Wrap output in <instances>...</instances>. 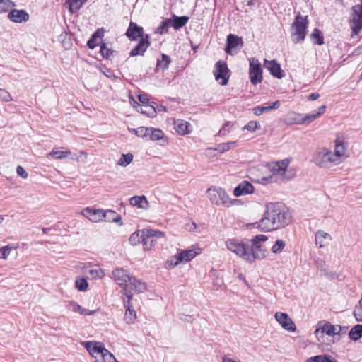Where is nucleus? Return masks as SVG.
<instances>
[{
  "instance_id": "obj_1",
  "label": "nucleus",
  "mask_w": 362,
  "mask_h": 362,
  "mask_svg": "<svg viewBox=\"0 0 362 362\" xmlns=\"http://www.w3.org/2000/svg\"><path fill=\"white\" fill-rule=\"evenodd\" d=\"M291 221L288 209L281 202L269 203L263 218L259 221L258 227L264 231H272L284 227Z\"/></svg>"
},
{
  "instance_id": "obj_2",
  "label": "nucleus",
  "mask_w": 362,
  "mask_h": 362,
  "mask_svg": "<svg viewBox=\"0 0 362 362\" xmlns=\"http://www.w3.org/2000/svg\"><path fill=\"white\" fill-rule=\"evenodd\" d=\"M112 276L117 284L124 286L122 291L125 296H127L128 293H132V291L143 293L146 290V283L129 276L122 269H115L112 272Z\"/></svg>"
},
{
  "instance_id": "obj_3",
  "label": "nucleus",
  "mask_w": 362,
  "mask_h": 362,
  "mask_svg": "<svg viewBox=\"0 0 362 362\" xmlns=\"http://www.w3.org/2000/svg\"><path fill=\"white\" fill-rule=\"evenodd\" d=\"M308 16H303L298 12L291 25V40L294 44H302L308 33Z\"/></svg>"
},
{
  "instance_id": "obj_4",
  "label": "nucleus",
  "mask_w": 362,
  "mask_h": 362,
  "mask_svg": "<svg viewBox=\"0 0 362 362\" xmlns=\"http://www.w3.org/2000/svg\"><path fill=\"white\" fill-rule=\"evenodd\" d=\"M206 197L209 201L216 206L230 207L238 200L230 199L225 189L220 187L213 186L206 191Z\"/></svg>"
},
{
  "instance_id": "obj_5",
  "label": "nucleus",
  "mask_w": 362,
  "mask_h": 362,
  "mask_svg": "<svg viewBox=\"0 0 362 362\" xmlns=\"http://www.w3.org/2000/svg\"><path fill=\"white\" fill-rule=\"evenodd\" d=\"M227 249L249 263L253 262V256L250 254L248 244L236 238L228 239L226 243Z\"/></svg>"
},
{
  "instance_id": "obj_6",
  "label": "nucleus",
  "mask_w": 362,
  "mask_h": 362,
  "mask_svg": "<svg viewBox=\"0 0 362 362\" xmlns=\"http://www.w3.org/2000/svg\"><path fill=\"white\" fill-rule=\"evenodd\" d=\"M333 153L327 148H319L313 156V162L320 168H330L337 165Z\"/></svg>"
},
{
  "instance_id": "obj_7",
  "label": "nucleus",
  "mask_w": 362,
  "mask_h": 362,
  "mask_svg": "<svg viewBox=\"0 0 362 362\" xmlns=\"http://www.w3.org/2000/svg\"><path fill=\"white\" fill-rule=\"evenodd\" d=\"M288 165V160H283L275 163L272 168V175L262 178V183L273 182L286 179V173Z\"/></svg>"
},
{
  "instance_id": "obj_8",
  "label": "nucleus",
  "mask_w": 362,
  "mask_h": 362,
  "mask_svg": "<svg viewBox=\"0 0 362 362\" xmlns=\"http://www.w3.org/2000/svg\"><path fill=\"white\" fill-rule=\"evenodd\" d=\"M141 238L144 250H149L157 243L156 239L165 238V233L154 229H143L141 230Z\"/></svg>"
},
{
  "instance_id": "obj_9",
  "label": "nucleus",
  "mask_w": 362,
  "mask_h": 362,
  "mask_svg": "<svg viewBox=\"0 0 362 362\" xmlns=\"http://www.w3.org/2000/svg\"><path fill=\"white\" fill-rule=\"evenodd\" d=\"M249 76L250 82L257 85L262 81V69L261 63L255 57L249 59Z\"/></svg>"
},
{
  "instance_id": "obj_10",
  "label": "nucleus",
  "mask_w": 362,
  "mask_h": 362,
  "mask_svg": "<svg viewBox=\"0 0 362 362\" xmlns=\"http://www.w3.org/2000/svg\"><path fill=\"white\" fill-rule=\"evenodd\" d=\"M214 74L219 84L221 86L226 85L230 76L226 63L222 61L217 62L215 64Z\"/></svg>"
},
{
  "instance_id": "obj_11",
  "label": "nucleus",
  "mask_w": 362,
  "mask_h": 362,
  "mask_svg": "<svg viewBox=\"0 0 362 362\" xmlns=\"http://www.w3.org/2000/svg\"><path fill=\"white\" fill-rule=\"evenodd\" d=\"M267 237L264 235H257L254 238L250 240L252 247L250 249V254L253 256V262L256 259H263L265 257L264 252L262 250V243L265 242Z\"/></svg>"
},
{
  "instance_id": "obj_12",
  "label": "nucleus",
  "mask_w": 362,
  "mask_h": 362,
  "mask_svg": "<svg viewBox=\"0 0 362 362\" xmlns=\"http://www.w3.org/2000/svg\"><path fill=\"white\" fill-rule=\"evenodd\" d=\"M83 344L90 356L95 358V362H100L103 356H104L105 351L107 350L100 342L85 341Z\"/></svg>"
},
{
  "instance_id": "obj_13",
  "label": "nucleus",
  "mask_w": 362,
  "mask_h": 362,
  "mask_svg": "<svg viewBox=\"0 0 362 362\" xmlns=\"http://www.w3.org/2000/svg\"><path fill=\"white\" fill-rule=\"evenodd\" d=\"M83 344L90 356L95 358V362H100L103 356H104L105 351L107 350L100 342L85 341Z\"/></svg>"
},
{
  "instance_id": "obj_14",
  "label": "nucleus",
  "mask_w": 362,
  "mask_h": 362,
  "mask_svg": "<svg viewBox=\"0 0 362 362\" xmlns=\"http://www.w3.org/2000/svg\"><path fill=\"white\" fill-rule=\"evenodd\" d=\"M243 41L242 37L233 34L227 36V45L226 52L230 55H233L243 47Z\"/></svg>"
},
{
  "instance_id": "obj_15",
  "label": "nucleus",
  "mask_w": 362,
  "mask_h": 362,
  "mask_svg": "<svg viewBox=\"0 0 362 362\" xmlns=\"http://www.w3.org/2000/svg\"><path fill=\"white\" fill-rule=\"evenodd\" d=\"M275 319L284 329L290 332L296 330V325L287 313L276 312L275 313Z\"/></svg>"
},
{
  "instance_id": "obj_16",
  "label": "nucleus",
  "mask_w": 362,
  "mask_h": 362,
  "mask_svg": "<svg viewBox=\"0 0 362 362\" xmlns=\"http://www.w3.org/2000/svg\"><path fill=\"white\" fill-rule=\"evenodd\" d=\"M341 331V327L339 325H333L329 322L325 324L321 329H316L315 331V334L317 339L320 341V338L323 337L324 334H327L328 336H334L337 334H339Z\"/></svg>"
},
{
  "instance_id": "obj_17",
  "label": "nucleus",
  "mask_w": 362,
  "mask_h": 362,
  "mask_svg": "<svg viewBox=\"0 0 362 362\" xmlns=\"http://www.w3.org/2000/svg\"><path fill=\"white\" fill-rule=\"evenodd\" d=\"M127 300L124 299V305L126 308L124 314V320L127 324H132L136 318V311L133 308L131 303L132 300V293H128L126 296Z\"/></svg>"
},
{
  "instance_id": "obj_18",
  "label": "nucleus",
  "mask_w": 362,
  "mask_h": 362,
  "mask_svg": "<svg viewBox=\"0 0 362 362\" xmlns=\"http://www.w3.org/2000/svg\"><path fill=\"white\" fill-rule=\"evenodd\" d=\"M8 18L13 23H21L29 20V14L23 9H13L9 11Z\"/></svg>"
},
{
  "instance_id": "obj_19",
  "label": "nucleus",
  "mask_w": 362,
  "mask_h": 362,
  "mask_svg": "<svg viewBox=\"0 0 362 362\" xmlns=\"http://www.w3.org/2000/svg\"><path fill=\"white\" fill-rule=\"evenodd\" d=\"M332 238L330 234L322 230L316 231L315 235V241L317 246L323 248L327 246L332 241Z\"/></svg>"
},
{
  "instance_id": "obj_20",
  "label": "nucleus",
  "mask_w": 362,
  "mask_h": 362,
  "mask_svg": "<svg viewBox=\"0 0 362 362\" xmlns=\"http://www.w3.org/2000/svg\"><path fill=\"white\" fill-rule=\"evenodd\" d=\"M254 192L253 185L248 181H243L233 190V194L235 197L250 194Z\"/></svg>"
},
{
  "instance_id": "obj_21",
  "label": "nucleus",
  "mask_w": 362,
  "mask_h": 362,
  "mask_svg": "<svg viewBox=\"0 0 362 362\" xmlns=\"http://www.w3.org/2000/svg\"><path fill=\"white\" fill-rule=\"evenodd\" d=\"M264 66L269 71L270 74L273 76L276 77L277 78L279 79L284 77L281 66L276 61L264 60Z\"/></svg>"
},
{
  "instance_id": "obj_22",
  "label": "nucleus",
  "mask_w": 362,
  "mask_h": 362,
  "mask_svg": "<svg viewBox=\"0 0 362 362\" xmlns=\"http://www.w3.org/2000/svg\"><path fill=\"white\" fill-rule=\"evenodd\" d=\"M103 209H91L88 207L83 210L82 214L90 221L97 223L103 220Z\"/></svg>"
},
{
  "instance_id": "obj_23",
  "label": "nucleus",
  "mask_w": 362,
  "mask_h": 362,
  "mask_svg": "<svg viewBox=\"0 0 362 362\" xmlns=\"http://www.w3.org/2000/svg\"><path fill=\"white\" fill-rule=\"evenodd\" d=\"M143 28L139 26L136 23L130 22L126 32V35L130 40H135L138 37H143Z\"/></svg>"
},
{
  "instance_id": "obj_24",
  "label": "nucleus",
  "mask_w": 362,
  "mask_h": 362,
  "mask_svg": "<svg viewBox=\"0 0 362 362\" xmlns=\"http://www.w3.org/2000/svg\"><path fill=\"white\" fill-rule=\"evenodd\" d=\"M149 45L148 35H146L145 37L140 40L137 45L131 51L130 56L143 55Z\"/></svg>"
},
{
  "instance_id": "obj_25",
  "label": "nucleus",
  "mask_w": 362,
  "mask_h": 362,
  "mask_svg": "<svg viewBox=\"0 0 362 362\" xmlns=\"http://www.w3.org/2000/svg\"><path fill=\"white\" fill-rule=\"evenodd\" d=\"M175 129L182 135L187 134L191 132L192 127L190 124L182 119L175 121Z\"/></svg>"
},
{
  "instance_id": "obj_26",
  "label": "nucleus",
  "mask_w": 362,
  "mask_h": 362,
  "mask_svg": "<svg viewBox=\"0 0 362 362\" xmlns=\"http://www.w3.org/2000/svg\"><path fill=\"white\" fill-rule=\"evenodd\" d=\"M280 107V102L276 100L269 105L257 106L253 108V112L255 115L259 116L265 112H269L272 110L278 109Z\"/></svg>"
},
{
  "instance_id": "obj_27",
  "label": "nucleus",
  "mask_w": 362,
  "mask_h": 362,
  "mask_svg": "<svg viewBox=\"0 0 362 362\" xmlns=\"http://www.w3.org/2000/svg\"><path fill=\"white\" fill-rule=\"evenodd\" d=\"M103 220L108 222H115L119 226L122 225L121 216L112 210L103 211Z\"/></svg>"
},
{
  "instance_id": "obj_28",
  "label": "nucleus",
  "mask_w": 362,
  "mask_h": 362,
  "mask_svg": "<svg viewBox=\"0 0 362 362\" xmlns=\"http://www.w3.org/2000/svg\"><path fill=\"white\" fill-rule=\"evenodd\" d=\"M346 152V146L339 139H337L335 141L334 153H333V155L336 156L335 160H337L338 164L341 161V158L345 155Z\"/></svg>"
},
{
  "instance_id": "obj_29",
  "label": "nucleus",
  "mask_w": 362,
  "mask_h": 362,
  "mask_svg": "<svg viewBox=\"0 0 362 362\" xmlns=\"http://www.w3.org/2000/svg\"><path fill=\"white\" fill-rule=\"evenodd\" d=\"M326 110L325 105L320 106L317 111H314L310 114L306 115L301 120L300 124H309L314 121L316 118L322 115Z\"/></svg>"
},
{
  "instance_id": "obj_30",
  "label": "nucleus",
  "mask_w": 362,
  "mask_h": 362,
  "mask_svg": "<svg viewBox=\"0 0 362 362\" xmlns=\"http://www.w3.org/2000/svg\"><path fill=\"white\" fill-rule=\"evenodd\" d=\"M129 203L132 206L142 209H146L148 207V202L145 196H134L130 199Z\"/></svg>"
},
{
  "instance_id": "obj_31",
  "label": "nucleus",
  "mask_w": 362,
  "mask_h": 362,
  "mask_svg": "<svg viewBox=\"0 0 362 362\" xmlns=\"http://www.w3.org/2000/svg\"><path fill=\"white\" fill-rule=\"evenodd\" d=\"M201 252L200 249H189L181 250L180 255L182 257V262H187L194 259Z\"/></svg>"
},
{
  "instance_id": "obj_32",
  "label": "nucleus",
  "mask_w": 362,
  "mask_h": 362,
  "mask_svg": "<svg viewBox=\"0 0 362 362\" xmlns=\"http://www.w3.org/2000/svg\"><path fill=\"white\" fill-rule=\"evenodd\" d=\"M362 29V17L353 13L351 20V37L357 35Z\"/></svg>"
},
{
  "instance_id": "obj_33",
  "label": "nucleus",
  "mask_w": 362,
  "mask_h": 362,
  "mask_svg": "<svg viewBox=\"0 0 362 362\" xmlns=\"http://www.w3.org/2000/svg\"><path fill=\"white\" fill-rule=\"evenodd\" d=\"M85 272L93 279H102L105 275L103 270L98 266L86 269Z\"/></svg>"
},
{
  "instance_id": "obj_34",
  "label": "nucleus",
  "mask_w": 362,
  "mask_h": 362,
  "mask_svg": "<svg viewBox=\"0 0 362 362\" xmlns=\"http://www.w3.org/2000/svg\"><path fill=\"white\" fill-rule=\"evenodd\" d=\"M87 0H66V4L68 5L69 11L71 13H76L84 4Z\"/></svg>"
},
{
  "instance_id": "obj_35",
  "label": "nucleus",
  "mask_w": 362,
  "mask_h": 362,
  "mask_svg": "<svg viewBox=\"0 0 362 362\" xmlns=\"http://www.w3.org/2000/svg\"><path fill=\"white\" fill-rule=\"evenodd\" d=\"M170 62L171 60L169 56L162 54L161 57L158 58L157 60V69H160L162 71L168 69Z\"/></svg>"
},
{
  "instance_id": "obj_36",
  "label": "nucleus",
  "mask_w": 362,
  "mask_h": 362,
  "mask_svg": "<svg viewBox=\"0 0 362 362\" xmlns=\"http://www.w3.org/2000/svg\"><path fill=\"white\" fill-rule=\"evenodd\" d=\"M310 40L315 45H322L324 44L322 33L317 28H315L310 35Z\"/></svg>"
},
{
  "instance_id": "obj_37",
  "label": "nucleus",
  "mask_w": 362,
  "mask_h": 362,
  "mask_svg": "<svg viewBox=\"0 0 362 362\" xmlns=\"http://www.w3.org/2000/svg\"><path fill=\"white\" fill-rule=\"evenodd\" d=\"M189 17L183 16H174L171 22V26L177 30L183 27L188 21Z\"/></svg>"
},
{
  "instance_id": "obj_38",
  "label": "nucleus",
  "mask_w": 362,
  "mask_h": 362,
  "mask_svg": "<svg viewBox=\"0 0 362 362\" xmlns=\"http://www.w3.org/2000/svg\"><path fill=\"white\" fill-rule=\"evenodd\" d=\"M164 133L159 129L149 128L148 138L152 141H158L163 138Z\"/></svg>"
},
{
  "instance_id": "obj_39",
  "label": "nucleus",
  "mask_w": 362,
  "mask_h": 362,
  "mask_svg": "<svg viewBox=\"0 0 362 362\" xmlns=\"http://www.w3.org/2000/svg\"><path fill=\"white\" fill-rule=\"evenodd\" d=\"M349 337L354 341L358 340L362 336V325L354 326L349 332Z\"/></svg>"
},
{
  "instance_id": "obj_40",
  "label": "nucleus",
  "mask_w": 362,
  "mask_h": 362,
  "mask_svg": "<svg viewBox=\"0 0 362 362\" xmlns=\"http://www.w3.org/2000/svg\"><path fill=\"white\" fill-rule=\"evenodd\" d=\"M71 155V151H58L53 149L50 153H48L47 156H52L55 159H64Z\"/></svg>"
},
{
  "instance_id": "obj_41",
  "label": "nucleus",
  "mask_w": 362,
  "mask_h": 362,
  "mask_svg": "<svg viewBox=\"0 0 362 362\" xmlns=\"http://www.w3.org/2000/svg\"><path fill=\"white\" fill-rule=\"evenodd\" d=\"M238 145L237 141H230L227 143H222L218 144L216 150L218 151L220 153H224L226 151H228L230 148L236 147Z\"/></svg>"
},
{
  "instance_id": "obj_42",
  "label": "nucleus",
  "mask_w": 362,
  "mask_h": 362,
  "mask_svg": "<svg viewBox=\"0 0 362 362\" xmlns=\"http://www.w3.org/2000/svg\"><path fill=\"white\" fill-rule=\"evenodd\" d=\"M69 306V309H71L72 311L78 313L81 315H90L93 313V311H88L87 310L83 308L82 307H81L79 305L74 302L70 303Z\"/></svg>"
},
{
  "instance_id": "obj_43",
  "label": "nucleus",
  "mask_w": 362,
  "mask_h": 362,
  "mask_svg": "<svg viewBox=\"0 0 362 362\" xmlns=\"http://www.w3.org/2000/svg\"><path fill=\"white\" fill-rule=\"evenodd\" d=\"M133 160V155L131 153L127 154H122L120 158L117 161V165L126 167L129 165Z\"/></svg>"
},
{
  "instance_id": "obj_44",
  "label": "nucleus",
  "mask_w": 362,
  "mask_h": 362,
  "mask_svg": "<svg viewBox=\"0 0 362 362\" xmlns=\"http://www.w3.org/2000/svg\"><path fill=\"white\" fill-rule=\"evenodd\" d=\"M307 362H337V361L332 360L330 357L327 355H317L308 358Z\"/></svg>"
},
{
  "instance_id": "obj_45",
  "label": "nucleus",
  "mask_w": 362,
  "mask_h": 362,
  "mask_svg": "<svg viewBox=\"0 0 362 362\" xmlns=\"http://www.w3.org/2000/svg\"><path fill=\"white\" fill-rule=\"evenodd\" d=\"M14 6V3L11 0H0V14L7 12Z\"/></svg>"
},
{
  "instance_id": "obj_46",
  "label": "nucleus",
  "mask_w": 362,
  "mask_h": 362,
  "mask_svg": "<svg viewBox=\"0 0 362 362\" xmlns=\"http://www.w3.org/2000/svg\"><path fill=\"white\" fill-rule=\"evenodd\" d=\"M76 288L81 291H85L87 290L88 284L86 279L78 277L75 281Z\"/></svg>"
},
{
  "instance_id": "obj_47",
  "label": "nucleus",
  "mask_w": 362,
  "mask_h": 362,
  "mask_svg": "<svg viewBox=\"0 0 362 362\" xmlns=\"http://www.w3.org/2000/svg\"><path fill=\"white\" fill-rule=\"evenodd\" d=\"M150 127H139L137 129H132L131 132H134L136 136L143 138H148Z\"/></svg>"
},
{
  "instance_id": "obj_48",
  "label": "nucleus",
  "mask_w": 362,
  "mask_h": 362,
  "mask_svg": "<svg viewBox=\"0 0 362 362\" xmlns=\"http://www.w3.org/2000/svg\"><path fill=\"white\" fill-rule=\"evenodd\" d=\"M286 246L285 243L281 240H277L272 247V252L275 254L280 253L283 251Z\"/></svg>"
},
{
  "instance_id": "obj_49",
  "label": "nucleus",
  "mask_w": 362,
  "mask_h": 362,
  "mask_svg": "<svg viewBox=\"0 0 362 362\" xmlns=\"http://www.w3.org/2000/svg\"><path fill=\"white\" fill-rule=\"evenodd\" d=\"M182 262H183L182 257L180 255V252H178L177 255L172 256L170 258V259L167 262V264L169 265V267H175Z\"/></svg>"
},
{
  "instance_id": "obj_50",
  "label": "nucleus",
  "mask_w": 362,
  "mask_h": 362,
  "mask_svg": "<svg viewBox=\"0 0 362 362\" xmlns=\"http://www.w3.org/2000/svg\"><path fill=\"white\" fill-rule=\"evenodd\" d=\"M141 112L143 114H146L148 116L153 117L156 114L155 108L148 105H144L141 107Z\"/></svg>"
},
{
  "instance_id": "obj_51",
  "label": "nucleus",
  "mask_w": 362,
  "mask_h": 362,
  "mask_svg": "<svg viewBox=\"0 0 362 362\" xmlns=\"http://www.w3.org/2000/svg\"><path fill=\"white\" fill-rule=\"evenodd\" d=\"M170 20L163 21L160 25L157 28L156 33L159 34L166 33L168 30L169 27L171 25Z\"/></svg>"
},
{
  "instance_id": "obj_52",
  "label": "nucleus",
  "mask_w": 362,
  "mask_h": 362,
  "mask_svg": "<svg viewBox=\"0 0 362 362\" xmlns=\"http://www.w3.org/2000/svg\"><path fill=\"white\" fill-rule=\"evenodd\" d=\"M354 315L358 322H362V296L359 300V305L354 310Z\"/></svg>"
},
{
  "instance_id": "obj_53",
  "label": "nucleus",
  "mask_w": 362,
  "mask_h": 362,
  "mask_svg": "<svg viewBox=\"0 0 362 362\" xmlns=\"http://www.w3.org/2000/svg\"><path fill=\"white\" fill-rule=\"evenodd\" d=\"M100 362H118L114 355L111 354L107 349L105 351L104 356H103Z\"/></svg>"
},
{
  "instance_id": "obj_54",
  "label": "nucleus",
  "mask_w": 362,
  "mask_h": 362,
  "mask_svg": "<svg viewBox=\"0 0 362 362\" xmlns=\"http://www.w3.org/2000/svg\"><path fill=\"white\" fill-rule=\"evenodd\" d=\"M12 97L8 91L4 88H0V100L4 102L11 101Z\"/></svg>"
},
{
  "instance_id": "obj_55",
  "label": "nucleus",
  "mask_w": 362,
  "mask_h": 362,
  "mask_svg": "<svg viewBox=\"0 0 362 362\" xmlns=\"http://www.w3.org/2000/svg\"><path fill=\"white\" fill-rule=\"evenodd\" d=\"M140 236L141 237V230H139L132 233L129 239V243L135 245L140 242Z\"/></svg>"
},
{
  "instance_id": "obj_56",
  "label": "nucleus",
  "mask_w": 362,
  "mask_h": 362,
  "mask_svg": "<svg viewBox=\"0 0 362 362\" xmlns=\"http://www.w3.org/2000/svg\"><path fill=\"white\" fill-rule=\"evenodd\" d=\"M259 127L260 125L258 122L255 121H250L243 127V129H246L250 132H255L257 129Z\"/></svg>"
},
{
  "instance_id": "obj_57",
  "label": "nucleus",
  "mask_w": 362,
  "mask_h": 362,
  "mask_svg": "<svg viewBox=\"0 0 362 362\" xmlns=\"http://www.w3.org/2000/svg\"><path fill=\"white\" fill-rule=\"evenodd\" d=\"M11 252V248L8 246H4L0 248V259H6Z\"/></svg>"
},
{
  "instance_id": "obj_58",
  "label": "nucleus",
  "mask_w": 362,
  "mask_h": 362,
  "mask_svg": "<svg viewBox=\"0 0 362 362\" xmlns=\"http://www.w3.org/2000/svg\"><path fill=\"white\" fill-rule=\"evenodd\" d=\"M100 53L103 57L109 58L112 54V51L108 49L105 44L100 46Z\"/></svg>"
},
{
  "instance_id": "obj_59",
  "label": "nucleus",
  "mask_w": 362,
  "mask_h": 362,
  "mask_svg": "<svg viewBox=\"0 0 362 362\" xmlns=\"http://www.w3.org/2000/svg\"><path fill=\"white\" fill-rule=\"evenodd\" d=\"M16 173H17L18 175L20 176L21 177H22L23 179H26L28 177V173L21 165H18L17 167Z\"/></svg>"
},
{
  "instance_id": "obj_60",
  "label": "nucleus",
  "mask_w": 362,
  "mask_h": 362,
  "mask_svg": "<svg viewBox=\"0 0 362 362\" xmlns=\"http://www.w3.org/2000/svg\"><path fill=\"white\" fill-rule=\"evenodd\" d=\"M230 125V122L226 123L223 127L219 130L218 134L220 136H225L227 134L229 133V129H228V127Z\"/></svg>"
},
{
  "instance_id": "obj_61",
  "label": "nucleus",
  "mask_w": 362,
  "mask_h": 362,
  "mask_svg": "<svg viewBox=\"0 0 362 362\" xmlns=\"http://www.w3.org/2000/svg\"><path fill=\"white\" fill-rule=\"evenodd\" d=\"M97 40L96 38H93V37L91 36V37L88 40L87 45L90 49H94L97 46Z\"/></svg>"
},
{
  "instance_id": "obj_62",
  "label": "nucleus",
  "mask_w": 362,
  "mask_h": 362,
  "mask_svg": "<svg viewBox=\"0 0 362 362\" xmlns=\"http://www.w3.org/2000/svg\"><path fill=\"white\" fill-rule=\"evenodd\" d=\"M221 362H241L240 360H235L229 357L228 355H223L221 357Z\"/></svg>"
},
{
  "instance_id": "obj_63",
  "label": "nucleus",
  "mask_w": 362,
  "mask_h": 362,
  "mask_svg": "<svg viewBox=\"0 0 362 362\" xmlns=\"http://www.w3.org/2000/svg\"><path fill=\"white\" fill-rule=\"evenodd\" d=\"M103 36V29L100 30V29H98L93 35H92V37H93V38H96V40H98V39L99 38H101Z\"/></svg>"
},
{
  "instance_id": "obj_64",
  "label": "nucleus",
  "mask_w": 362,
  "mask_h": 362,
  "mask_svg": "<svg viewBox=\"0 0 362 362\" xmlns=\"http://www.w3.org/2000/svg\"><path fill=\"white\" fill-rule=\"evenodd\" d=\"M320 97V95L317 93H313L308 96L310 100H315Z\"/></svg>"
}]
</instances>
